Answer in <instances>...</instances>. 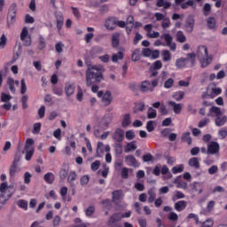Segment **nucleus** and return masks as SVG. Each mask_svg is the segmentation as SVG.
I'll return each mask as SVG.
<instances>
[{
    "instance_id": "nucleus-7",
    "label": "nucleus",
    "mask_w": 227,
    "mask_h": 227,
    "mask_svg": "<svg viewBox=\"0 0 227 227\" xmlns=\"http://www.w3.org/2000/svg\"><path fill=\"white\" fill-rule=\"evenodd\" d=\"M112 139L116 143H122L123 139H125V131L121 128H117L112 134Z\"/></svg>"
},
{
    "instance_id": "nucleus-46",
    "label": "nucleus",
    "mask_w": 227,
    "mask_h": 227,
    "mask_svg": "<svg viewBox=\"0 0 227 227\" xmlns=\"http://www.w3.org/2000/svg\"><path fill=\"white\" fill-rule=\"evenodd\" d=\"M46 47V43H45V38H43V36L40 35L39 36V43L37 48L39 49V51H43V49H45Z\"/></svg>"
},
{
    "instance_id": "nucleus-59",
    "label": "nucleus",
    "mask_w": 227,
    "mask_h": 227,
    "mask_svg": "<svg viewBox=\"0 0 227 227\" xmlns=\"http://www.w3.org/2000/svg\"><path fill=\"white\" fill-rule=\"evenodd\" d=\"M40 130H42V123L40 122L35 123L32 132L34 134H40Z\"/></svg>"
},
{
    "instance_id": "nucleus-12",
    "label": "nucleus",
    "mask_w": 227,
    "mask_h": 227,
    "mask_svg": "<svg viewBox=\"0 0 227 227\" xmlns=\"http://www.w3.org/2000/svg\"><path fill=\"white\" fill-rule=\"evenodd\" d=\"M125 162L127 166H132V168H139V161H137L134 155H127L125 157Z\"/></svg>"
},
{
    "instance_id": "nucleus-60",
    "label": "nucleus",
    "mask_w": 227,
    "mask_h": 227,
    "mask_svg": "<svg viewBox=\"0 0 227 227\" xmlns=\"http://www.w3.org/2000/svg\"><path fill=\"white\" fill-rule=\"evenodd\" d=\"M169 26H171V20H169V18L163 19L161 22V27H163V29H168Z\"/></svg>"
},
{
    "instance_id": "nucleus-43",
    "label": "nucleus",
    "mask_w": 227,
    "mask_h": 227,
    "mask_svg": "<svg viewBox=\"0 0 227 227\" xmlns=\"http://www.w3.org/2000/svg\"><path fill=\"white\" fill-rule=\"evenodd\" d=\"M129 171L132 172V168H128L126 167L122 168L121 171V178L127 180V178H129Z\"/></svg>"
},
{
    "instance_id": "nucleus-62",
    "label": "nucleus",
    "mask_w": 227,
    "mask_h": 227,
    "mask_svg": "<svg viewBox=\"0 0 227 227\" xmlns=\"http://www.w3.org/2000/svg\"><path fill=\"white\" fill-rule=\"evenodd\" d=\"M174 82H175V81L173 80V78H168L164 82V88H166L167 90H169V88H171V86H173Z\"/></svg>"
},
{
    "instance_id": "nucleus-13",
    "label": "nucleus",
    "mask_w": 227,
    "mask_h": 227,
    "mask_svg": "<svg viewBox=\"0 0 227 227\" xmlns=\"http://www.w3.org/2000/svg\"><path fill=\"white\" fill-rule=\"evenodd\" d=\"M116 22H118L116 17H110L106 20L105 27L106 29H114V27H116Z\"/></svg>"
},
{
    "instance_id": "nucleus-20",
    "label": "nucleus",
    "mask_w": 227,
    "mask_h": 227,
    "mask_svg": "<svg viewBox=\"0 0 227 227\" xmlns=\"http://www.w3.org/2000/svg\"><path fill=\"white\" fill-rule=\"evenodd\" d=\"M113 101V96L111 95L110 91H106L102 98V102L105 106H109Z\"/></svg>"
},
{
    "instance_id": "nucleus-30",
    "label": "nucleus",
    "mask_w": 227,
    "mask_h": 227,
    "mask_svg": "<svg viewBox=\"0 0 227 227\" xmlns=\"http://www.w3.org/2000/svg\"><path fill=\"white\" fill-rule=\"evenodd\" d=\"M186 25H185V29L187 33H192V29H194V20L192 18H189Z\"/></svg>"
},
{
    "instance_id": "nucleus-8",
    "label": "nucleus",
    "mask_w": 227,
    "mask_h": 227,
    "mask_svg": "<svg viewBox=\"0 0 227 227\" xmlns=\"http://www.w3.org/2000/svg\"><path fill=\"white\" fill-rule=\"evenodd\" d=\"M220 145L219 143L212 141L207 145V153L210 155H217L219 153Z\"/></svg>"
},
{
    "instance_id": "nucleus-44",
    "label": "nucleus",
    "mask_w": 227,
    "mask_h": 227,
    "mask_svg": "<svg viewBox=\"0 0 227 227\" xmlns=\"http://www.w3.org/2000/svg\"><path fill=\"white\" fill-rule=\"evenodd\" d=\"M207 23L209 29H215V18H208Z\"/></svg>"
},
{
    "instance_id": "nucleus-14",
    "label": "nucleus",
    "mask_w": 227,
    "mask_h": 227,
    "mask_svg": "<svg viewBox=\"0 0 227 227\" xmlns=\"http://www.w3.org/2000/svg\"><path fill=\"white\" fill-rule=\"evenodd\" d=\"M113 121V115L106 114L103 117L100 122V126L104 129H107L109 125H111V122Z\"/></svg>"
},
{
    "instance_id": "nucleus-32",
    "label": "nucleus",
    "mask_w": 227,
    "mask_h": 227,
    "mask_svg": "<svg viewBox=\"0 0 227 227\" xmlns=\"http://www.w3.org/2000/svg\"><path fill=\"white\" fill-rule=\"evenodd\" d=\"M10 198H12V193L6 195V192H1L0 203H2V205H4L6 201L9 200Z\"/></svg>"
},
{
    "instance_id": "nucleus-4",
    "label": "nucleus",
    "mask_w": 227,
    "mask_h": 227,
    "mask_svg": "<svg viewBox=\"0 0 227 227\" xmlns=\"http://www.w3.org/2000/svg\"><path fill=\"white\" fill-rule=\"evenodd\" d=\"M159 86V80L155 79L152 82L150 81H144L140 85V90L143 93H148V91L152 92L155 88Z\"/></svg>"
},
{
    "instance_id": "nucleus-33",
    "label": "nucleus",
    "mask_w": 227,
    "mask_h": 227,
    "mask_svg": "<svg viewBox=\"0 0 227 227\" xmlns=\"http://www.w3.org/2000/svg\"><path fill=\"white\" fill-rule=\"evenodd\" d=\"M54 174H52L51 172H48L44 175V180L46 184H54Z\"/></svg>"
},
{
    "instance_id": "nucleus-41",
    "label": "nucleus",
    "mask_w": 227,
    "mask_h": 227,
    "mask_svg": "<svg viewBox=\"0 0 227 227\" xmlns=\"http://www.w3.org/2000/svg\"><path fill=\"white\" fill-rule=\"evenodd\" d=\"M31 148H35V140L33 138H27L26 140L25 150H31Z\"/></svg>"
},
{
    "instance_id": "nucleus-23",
    "label": "nucleus",
    "mask_w": 227,
    "mask_h": 227,
    "mask_svg": "<svg viewBox=\"0 0 227 227\" xmlns=\"http://www.w3.org/2000/svg\"><path fill=\"white\" fill-rule=\"evenodd\" d=\"M156 6L158 8H164V10H168L171 7V4L166 0H157Z\"/></svg>"
},
{
    "instance_id": "nucleus-21",
    "label": "nucleus",
    "mask_w": 227,
    "mask_h": 227,
    "mask_svg": "<svg viewBox=\"0 0 227 227\" xmlns=\"http://www.w3.org/2000/svg\"><path fill=\"white\" fill-rule=\"evenodd\" d=\"M137 148V145H136V141L129 142L124 147V152L125 153H129L130 152H134Z\"/></svg>"
},
{
    "instance_id": "nucleus-27",
    "label": "nucleus",
    "mask_w": 227,
    "mask_h": 227,
    "mask_svg": "<svg viewBox=\"0 0 227 227\" xmlns=\"http://www.w3.org/2000/svg\"><path fill=\"white\" fill-rule=\"evenodd\" d=\"M168 105L172 106V107L174 109V113L176 114H180V113H182V105L181 104H176L175 101H169Z\"/></svg>"
},
{
    "instance_id": "nucleus-25",
    "label": "nucleus",
    "mask_w": 227,
    "mask_h": 227,
    "mask_svg": "<svg viewBox=\"0 0 227 227\" xmlns=\"http://www.w3.org/2000/svg\"><path fill=\"white\" fill-rule=\"evenodd\" d=\"M65 91L67 97H71V95H74V92L75 91V87L74 86V83H67Z\"/></svg>"
},
{
    "instance_id": "nucleus-48",
    "label": "nucleus",
    "mask_w": 227,
    "mask_h": 227,
    "mask_svg": "<svg viewBox=\"0 0 227 227\" xmlns=\"http://www.w3.org/2000/svg\"><path fill=\"white\" fill-rule=\"evenodd\" d=\"M189 6H192V8H194V0H189L186 3L181 4L182 10H187Z\"/></svg>"
},
{
    "instance_id": "nucleus-36",
    "label": "nucleus",
    "mask_w": 227,
    "mask_h": 227,
    "mask_svg": "<svg viewBox=\"0 0 227 227\" xmlns=\"http://www.w3.org/2000/svg\"><path fill=\"white\" fill-rule=\"evenodd\" d=\"M184 97H185V93L184 91H177V92L174 93L172 96L174 100H176V102H180V100H182V98H184Z\"/></svg>"
},
{
    "instance_id": "nucleus-47",
    "label": "nucleus",
    "mask_w": 227,
    "mask_h": 227,
    "mask_svg": "<svg viewBox=\"0 0 227 227\" xmlns=\"http://www.w3.org/2000/svg\"><path fill=\"white\" fill-rule=\"evenodd\" d=\"M114 150L117 155H121V153H123V145H121V143L118 142L117 144H115Z\"/></svg>"
},
{
    "instance_id": "nucleus-63",
    "label": "nucleus",
    "mask_w": 227,
    "mask_h": 227,
    "mask_svg": "<svg viewBox=\"0 0 227 227\" xmlns=\"http://www.w3.org/2000/svg\"><path fill=\"white\" fill-rule=\"evenodd\" d=\"M212 226H214V220L212 218H209L202 223L201 227H212Z\"/></svg>"
},
{
    "instance_id": "nucleus-64",
    "label": "nucleus",
    "mask_w": 227,
    "mask_h": 227,
    "mask_svg": "<svg viewBox=\"0 0 227 227\" xmlns=\"http://www.w3.org/2000/svg\"><path fill=\"white\" fill-rule=\"evenodd\" d=\"M53 137L58 139V141H61V129H57L53 132Z\"/></svg>"
},
{
    "instance_id": "nucleus-42",
    "label": "nucleus",
    "mask_w": 227,
    "mask_h": 227,
    "mask_svg": "<svg viewBox=\"0 0 227 227\" xmlns=\"http://www.w3.org/2000/svg\"><path fill=\"white\" fill-rule=\"evenodd\" d=\"M77 180V174L75 171H71L67 176L68 184H72V182H75Z\"/></svg>"
},
{
    "instance_id": "nucleus-55",
    "label": "nucleus",
    "mask_w": 227,
    "mask_h": 227,
    "mask_svg": "<svg viewBox=\"0 0 227 227\" xmlns=\"http://www.w3.org/2000/svg\"><path fill=\"white\" fill-rule=\"evenodd\" d=\"M123 58V52L119 51L117 54H114L112 56V61L113 63H117L118 59H121Z\"/></svg>"
},
{
    "instance_id": "nucleus-39",
    "label": "nucleus",
    "mask_w": 227,
    "mask_h": 227,
    "mask_svg": "<svg viewBox=\"0 0 227 227\" xmlns=\"http://www.w3.org/2000/svg\"><path fill=\"white\" fill-rule=\"evenodd\" d=\"M185 198V194L180 191H176L175 195L172 197L173 201H176V200H184Z\"/></svg>"
},
{
    "instance_id": "nucleus-51",
    "label": "nucleus",
    "mask_w": 227,
    "mask_h": 227,
    "mask_svg": "<svg viewBox=\"0 0 227 227\" xmlns=\"http://www.w3.org/2000/svg\"><path fill=\"white\" fill-rule=\"evenodd\" d=\"M12 100V96L4 92L1 93V102L8 103Z\"/></svg>"
},
{
    "instance_id": "nucleus-19",
    "label": "nucleus",
    "mask_w": 227,
    "mask_h": 227,
    "mask_svg": "<svg viewBox=\"0 0 227 227\" xmlns=\"http://www.w3.org/2000/svg\"><path fill=\"white\" fill-rule=\"evenodd\" d=\"M174 207L176 212H182V210H184L185 207H187V202L185 200H179L175 203Z\"/></svg>"
},
{
    "instance_id": "nucleus-38",
    "label": "nucleus",
    "mask_w": 227,
    "mask_h": 227,
    "mask_svg": "<svg viewBox=\"0 0 227 227\" xmlns=\"http://www.w3.org/2000/svg\"><path fill=\"white\" fill-rule=\"evenodd\" d=\"M176 40L179 42V43H184L187 38L185 37V35H184V32L178 31L176 33Z\"/></svg>"
},
{
    "instance_id": "nucleus-49",
    "label": "nucleus",
    "mask_w": 227,
    "mask_h": 227,
    "mask_svg": "<svg viewBox=\"0 0 227 227\" xmlns=\"http://www.w3.org/2000/svg\"><path fill=\"white\" fill-rule=\"evenodd\" d=\"M161 56L163 61H169L171 59V52L168 50L163 51Z\"/></svg>"
},
{
    "instance_id": "nucleus-15",
    "label": "nucleus",
    "mask_w": 227,
    "mask_h": 227,
    "mask_svg": "<svg viewBox=\"0 0 227 227\" xmlns=\"http://www.w3.org/2000/svg\"><path fill=\"white\" fill-rule=\"evenodd\" d=\"M208 116H212L213 118H218L219 116H223V112L221 108L217 106H212L209 110Z\"/></svg>"
},
{
    "instance_id": "nucleus-11",
    "label": "nucleus",
    "mask_w": 227,
    "mask_h": 227,
    "mask_svg": "<svg viewBox=\"0 0 227 227\" xmlns=\"http://www.w3.org/2000/svg\"><path fill=\"white\" fill-rule=\"evenodd\" d=\"M104 152H111V146L109 145L105 146L104 143L98 142L97 157H102Z\"/></svg>"
},
{
    "instance_id": "nucleus-57",
    "label": "nucleus",
    "mask_w": 227,
    "mask_h": 227,
    "mask_svg": "<svg viewBox=\"0 0 227 227\" xmlns=\"http://www.w3.org/2000/svg\"><path fill=\"white\" fill-rule=\"evenodd\" d=\"M208 123H210V119L205 118V119L200 121L198 127H199V129H203V127H207V125Z\"/></svg>"
},
{
    "instance_id": "nucleus-54",
    "label": "nucleus",
    "mask_w": 227,
    "mask_h": 227,
    "mask_svg": "<svg viewBox=\"0 0 227 227\" xmlns=\"http://www.w3.org/2000/svg\"><path fill=\"white\" fill-rule=\"evenodd\" d=\"M218 136L220 139H226L227 137V129L226 128H222L218 131Z\"/></svg>"
},
{
    "instance_id": "nucleus-10",
    "label": "nucleus",
    "mask_w": 227,
    "mask_h": 227,
    "mask_svg": "<svg viewBox=\"0 0 227 227\" xmlns=\"http://www.w3.org/2000/svg\"><path fill=\"white\" fill-rule=\"evenodd\" d=\"M145 31H146V35L148 38H159L160 36V34L159 32H152V29H153V26L152 24H147L144 27Z\"/></svg>"
},
{
    "instance_id": "nucleus-6",
    "label": "nucleus",
    "mask_w": 227,
    "mask_h": 227,
    "mask_svg": "<svg viewBox=\"0 0 227 227\" xmlns=\"http://www.w3.org/2000/svg\"><path fill=\"white\" fill-rule=\"evenodd\" d=\"M160 52L159 50H151L150 48H144L142 50V56L145 58H150L151 59H157Z\"/></svg>"
},
{
    "instance_id": "nucleus-58",
    "label": "nucleus",
    "mask_w": 227,
    "mask_h": 227,
    "mask_svg": "<svg viewBox=\"0 0 227 227\" xmlns=\"http://www.w3.org/2000/svg\"><path fill=\"white\" fill-rule=\"evenodd\" d=\"M68 192V188L67 186H64L60 189V196L63 200V201H67V193Z\"/></svg>"
},
{
    "instance_id": "nucleus-29",
    "label": "nucleus",
    "mask_w": 227,
    "mask_h": 227,
    "mask_svg": "<svg viewBox=\"0 0 227 227\" xmlns=\"http://www.w3.org/2000/svg\"><path fill=\"white\" fill-rule=\"evenodd\" d=\"M227 121V117L225 115L223 116H219L216 117V119L215 120V123L216 125V127H223V125H224V123H226Z\"/></svg>"
},
{
    "instance_id": "nucleus-16",
    "label": "nucleus",
    "mask_w": 227,
    "mask_h": 227,
    "mask_svg": "<svg viewBox=\"0 0 227 227\" xmlns=\"http://www.w3.org/2000/svg\"><path fill=\"white\" fill-rule=\"evenodd\" d=\"M132 123V121L130 120V114H125L121 120V128L127 129L130 124Z\"/></svg>"
},
{
    "instance_id": "nucleus-56",
    "label": "nucleus",
    "mask_w": 227,
    "mask_h": 227,
    "mask_svg": "<svg viewBox=\"0 0 227 227\" xmlns=\"http://www.w3.org/2000/svg\"><path fill=\"white\" fill-rule=\"evenodd\" d=\"M142 160H143V162H153L154 158L152 155V153H146L143 156Z\"/></svg>"
},
{
    "instance_id": "nucleus-61",
    "label": "nucleus",
    "mask_w": 227,
    "mask_h": 227,
    "mask_svg": "<svg viewBox=\"0 0 227 227\" xmlns=\"http://www.w3.org/2000/svg\"><path fill=\"white\" fill-rule=\"evenodd\" d=\"M161 175H168V178L173 176L171 173H169V168L166 165L161 168Z\"/></svg>"
},
{
    "instance_id": "nucleus-24",
    "label": "nucleus",
    "mask_w": 227,
    "mask_h": 227,
    "mask_svg": "<svg viewBox=\"0 0 227 227\" xmlns=\"http://www.w3.org/2000/svg\"><path fill=\"white\" fill-rule=\"evenodd\" d=\"M181 140L183 143H187V145H192V138L191 137V132H185L182 135Z\"/></svg>"
},
{
    "instance_id": "nucleus-34",
    "label": "nucleus",
    "mask_w": 227,
    "mask_h": 227,
    "mask_svg": "<svg viewBox=\"0 0 227 227\" xmlns=\"http://www.w3.org/2000/svg\"><path fill=\"white\" fill-rule=\"evenodd\" d=\"M25 159L30 160L33 158V155H35V148L25 149Z\"/></svg>"
},
{
    "instance_id": "nucleus-5",
    "label": "nucleus",
    "mask_w": 227,
    "mask_h": 227,
    "mask_svg": "<svg viewBox=\"0 0 227 227\" xmlns=\"http://www.w3.org/2000/svg\"><path fill=\"white\" fill-rule=\"evenodd\" d=\"M20 40L25 47H29V45H31V35H29V31L26 27L21 30Z\"/></svg>"
},
{
    "instance_id": "nucleus-1",
    "label": "nucleus",
    "mask_w": 227,
    "mask_h": 227,
    "mask_svg": "<svg viewBox=\"0 0 227 227\" xmlns=\"http://www.w3.org/2000/svg\"><path fill=\"white\" fill-rule=\"evenodd\" d=\"M102 70L104 67L102 66H92L88 67L86 71V85L92 86V84H97L104 79L102 74Z\"/></svg>"
},
{
    "instance_id": "nucleus-31",
    "label": "nucleus",
    "mask_w": 227,
    "mask_h": 227,
    "mask_svg": "<svg viewBox=\"0 0 227 227\" xmlns=\"http://www.w3.org/2000/svg\"><path fill=\"white\" fill-rule=\"evenodd\" d=\"M7 84L9 86L11 93H15V80H13V78L12 77H9L7 79Z\"/></svg>"
},
{
    "instance_id": "nucleus-3",
    "label": "nucleus",
    "mask_w": 227,
    "mask_h": 227,
    "mask_svg": "<svg viewBox=\"0 0 227 227\" xmlns=\"http://www.w3.org/2000/svg\"><path fill=\"white\" fill-rule=\"evenodd\" d=\"M194 63H196V54L195 53H188L187 58H180L176 60V68H191V67H194Z\"/></svg>"
},
{
    "instance_id": "nucleus-52",
    "label": "nucleus",
    "mask_w": 227,
    "mask_h": 227,
    "mask_svg": "<svg viewBox=\"0 0 227 227\" xmlns=\"http://www.w3.org/2000/svg\"><path fill=\"white\" fill-rule=\"evenodd\" d=\"M59 176L62 180H65L68 176V167L61 168L59 171Z\"/></svg>"
},
{
    "instance_id": "nucleus-26",
    "label": "nucleus",
    "mask_w": 227,
    "mask_h": 227,
    "mask_svg": "<svg viewBox=\"0 0 227 227\" xmlns=\"http://www.w3.org/2000/svg\"><path fill=\"white\" fill-rule=\"evenodd\" d=\"M148 194V203H153L155 201V198H157V194L155 193V188H151L147 192Z\"/></svg>"
},
{
    "instance_id": "nucleus-37",
    "label": "nucleus",
    "mask_w": 227,
    "mask_h": 227,
    "mask_svg": "<svg viewBox=\"0 0 227 227\" xmlns=\"http://www.w3.org/2000/svg\"><path fill=\"white\" fill-rule=\"evenodd\" d=\"M112 45H113V47H118V45H120V35L119 34L113 35Z\"/></svg>"
},
{
    "instance_id": "nucleus-40",
    "label": "nucleus",
    "mask_w": 227,
    "mask_h": 227,
    "mask_svg": "<svg viewBox=\"0 0 227 227\" xmlns=\"http://www.w3.org/2000/svg\"><path fill=\"white\" fill-rule=\"evenodd\" d=\"M184 171V164L176 165L172 168L173 175H178V173H182Z\"/></svg>"
},
{
    "instance_id": "nucleus-18",
    "label": "nucleus",
    "mask_w": 227,
    "mask_h": 227,
    "mask_svg": "<svg viewBox=\"0 0 227 227\" xmlns=\"http://www.w3.org/2000/svg\"><path fill=\"white\" fill-rule=\"evenodd\" d=\"M205 187V184L201 182H194L192 184V191L195 192H199V194H201L203 192V189Z\"/></svg>"
},
{
    "instance_id": "nucleus-35",
    "label": "nucleus",
    "mask_w": 227,
    "mask_h": 227,
    "mask_svg": "<svg viewBox=\"0 0 227 227\" xmlns=\"http://www.w3.org/2000/svg\"><path fill=\"white\" fill-rule=\"evenodd\" d=\"M147 117L149 120L157 118V110L153 109V107H149L147 111Z\"/></svg>"
},
{
    "instance_id": "nucleus-17",
    "label": "nucleus",
    "mask_w": 227,
    "mask_h": 227,
    "mask_svg": "<svg viewBox=\"0 0 227 227\" xmlns=\"http://www.w3.org/2000/svg\"><path fill=\"white\" fill-rule=\"evenodd\" d=\"M113 201L114 203H118L121 201V198H123V192L121 190H116L113 192Z\"/></svg>"
},
{
    "instance_id": "nucleus-9",
    "label": "nucleus",
    "mask_w": 227,
    "mask_h": 227,
    "mask_svg": "<svg viewBox=\"0 0 227 227\" xmlns=\"http://www.w3.org/2000/svg\"><path fill=\"white\" fill-rule=\"evenodd\" d=\"M161 38L164 39L170 51H176V43H173V37L169 34H163Z\"/></svg>"
},
{
    "instance_id": "nucleus-28",
    "label": "nucleus",
    "mask_w": 227,
    "mask_h": 227,
    "mask_svg": "<svg viewBox=\"0 0 227 227\" xmlns=\"http://www.w3.org/2000/svg\"><path fill=\"white\" fill-rule=\"evenodd\" d=\"M141 59V50L136 49L131 54V61H139Z\"/></svg>"
},
{
    "instance_id": "nucleus-45",
    "label": "nucleus",
    "mask_w": 227,
    "mask_h": 227,
    "mask_svg": "<svg viewBox=\"0 0 227 227\" xmlns=\"http://www.w3.org/2000/svg\"><path fill=\"white\" fill-rule=\"evenodd\" d=\"M125 137L126 139H128V141H132V139L136 137V133L134 132V130L129 129L126 131Z\"/></svg>"
},
{
    "instance_id": "nucleus-50",
    "label": "nucleus",
    "mask_w": 227,
    "mask_h": 227,
    "mask_svg": "<svg viewBox=\"0 0 227 227\" xmlns=\"http://www.w3.org/2000/svg\"><path fill=\"white\" fill-rule=\"evenodd\" d=\"M146 130L147 132H153V130H155V121H147Z\"/></svg>"
},
{
    "instance_id": "nucleus-53",
    "label": "nucleus",
    "mask_w": 227,
    "mask_h": 227,
    "mask_svg": "<svg viewBox=\"0 0 227 227\" xmlns=\"http://www.w3.org/2000/svg\"><path fill=\"white\" fill-rule=\"evenodd\" d=\"M18 207L20 208H23V210H27V200H20L17 202Z\"/></svg>"
},
{
    "instance_id": "nucleus-22",
    "label": "nucleus",
    "mask_w": 227,
    "mask_h": 227,
    "mask_svg": "<svg viewBox=\"0 0 227 227\" xmlns=\"http://www.w3.org/2000/svg\"><path fill=\"white\" fill-rule=\"evenodd\" d=\"M190 168L200 169V159L197 157L191 158L188 161Z\"/></svg>"
},
{
    "instance_id": "nucleus-2",
    "label": "nucleus",
    "mask_w": 227,
    "mask_h": 227,
    "mask_svg": "<svg viewBox=\"0 0 227 227\" xmlns=\"http://www.w3.org/2000/svg\"><path fill=\"white\" fill-rule=\"evenodd\" d=\"M197 56L200 59L202 68L208 67V65L212 63V59H214L212 55H208V49H207V46H200L198 48Z\"/></svg>"
}]
</instances>
